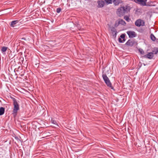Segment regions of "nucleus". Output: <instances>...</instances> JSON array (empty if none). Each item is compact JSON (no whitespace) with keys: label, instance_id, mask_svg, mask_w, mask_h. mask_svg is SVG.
<instances>
[{"label":"nucleus","instance_id":"9b49d317","mask_svg":"<svg viewBox=\"0 0 158 158\" xmlns=\"http://www.w3.org/2000/svg\"><path fill=\"white\" fill-rule=\"evenodd\" d=\"M154 55L152 52H149L148 54L143 56V57L145 58L152 59Z\"/></svg>","mask_w":158,"mask_h":158},{"label":"nucleus","instance_id":"4468645a","mask_svg":"<svg viewBox=\"0 0 158 158\" xmlns=\"http://www.w3.org/2000/svg\"><path fill=\"white\" fill-rule=\"evenodd\" d=\"M118 22V23H119V24H121L123 26H125L126 24L125 22L122 19H119Z\"/></svg>","mask_w":158,"mask_h":158},{"label":"nucleus","instance_id":"bb28decb","mask_svg":"<svg viewBox=\"0 0 158 158\" xmlns=\"http://www.w3.org/2000/svg\"><path fill=\"white\" fill-rule=\"evenodd\" d=\"M11 98L12 99L13 102V103L17 102L16 99L15 98L13 97H11Z\"/></svg>","mask_w":158,"mask_h":158},{"label":"nucleus","instance_id":"ddd939ff","mask_svg":"<svg viewBox=\"0 0 158 158\" xmlns=\"http://www.w3.org/2000/svg\"><path fill=\"white\" fill-rule=\"evenodd\" d=\"M124 8V11L125 14L127 13L128 12L130 11V9L129 7L127 6H122Z\"/></svg>","mask_w":158,"mask_h":158},{"label":"nucleus","instance_id":"39448f33","mask_svg":"<svg viewBox=\"0 0 158 158\" xmlns=\"http://www.w3.org/2000/svg\"><path fill=\"white\" fill-rule=\"evenodd\" d=\"M127 33L130 38H135L136 36V34L135 32L132 31H129L127 32Z\"/></svg>","mask_w":158,"mask_h":158},{"label":"nucleus","instance_id":"2eb2a0df","mask_svg":"<svg viewBox=\"0 0 158 158\" xmlns=\"http://www.w3.org/2000/svg\"><path fill=\"white\" fill-rule=\"evenodd\" d=\"M121 0H113L114 4L115 6H117L120 3Z\"/></svg>","mask_w":158,"mask_h":158},{"label":"nucleus","instance_id":"c756f323","mask_svg":"<svg viewBox=\"0 0 158 158\" xmlns=\"http://www.w3.org/2000/svg\"><path fill=\"white\" fill-rule=\"evenodd\" d=\"M78 2H81V0H77Z\"/></svg>","mask_w":158,"mask_h":158},{"label":"nucleus","instance_id":"9d476101","mask_svg":"<svg viewBox=\"0 0 158 158\" xmlns=\"http://www.w3.org/2000/svg\"><path fill=\"white\" fill-rule=\"evenodd\" d=\"M97 3L98 4L97 7L98 8H102L105 4L104 2L102 0H98L97 1Z\"/></svg>","mask_w":158,"mask_h":158},{"label":"nucleus","instance_id":"f03ea898","mask_svg":"<svg viewBox=\"0 0 158 158\" xmlns=\"http://www.w3.org/2000/svg\"><path fill=\"white\" fill-rule=\"evenodd\" d=\"M135 24L137 27H140L141 26H144L145 22L144 20L141 19H139L135 21Z\"/></svg>","mask_w":158,"mask_h":158},{"label":"nucleus","instance_id":"f8f14e48","mask_svg":"<svg viewBox=\"0 0 158 158\" xmlns=\"http://www.w3.org/2000/svg\"><path fill=\"white\" fill-rule=\"evenodd\" d=\"M19 21L18 20L12 21L10 23V26L12 27H15V25Z\"/></svg>","mask_w":158,"mask_h":158},{"label":"nucleus","instance_id":"f257e3e1","mask_svg":"<svg viewBox=\"0 0 158 158\" xmlns=\"http://www.w3.org/2000/svg\"><path fill=\"white\" fill-rule=\"evenodd\" d=\"M102 77L106 85L108 87L114 90V87L112 86V84L110 80L106 74H103L102 75Z\"/></svg>","mask_w":158,"mask_h":158},{"label":"nucleus","instance_id":"7c9ffc66","mask_svg":"<svg viewBox=\"0 0 158 158\" xmlns=\"http://www.w3.org/2000/svg\"><path fill=\"white\" fill-rule=\"evenodd\" d=\"M85 1H89V0H84Z\"/></svg>","mask_w":158,"mask_h":158},{"label":"nucleus","instance_id":"f3484780","mask_svg":"<svg viewBox=\"0 0 158 158\" xmlns=\"http://www.w3.org/2000/svg\"><path fill=\"white\" fill-rule=\"evenodd\" d=\"M151 39L153 41H156V38L154 35L153 34H151L150 35Z\"/></svg>","mask_w":158,"mask_h":158},{"label":"nucleus","instance_id":"a878e982","mask_svg":"<svg viewBox=\"0 0 158 158\" xmlns=\"http://www.w3.org/2000/svg\"><path fill=\"white\" fill-rule=\"evenodd\" d=\"M119 23H118V21L117 22L116 21L114 24V27H116L119 25Z\"/></svg>","mask_w":158,"mask_h":158},{"label":"nucleus","instance_id":"6ab92c4d","mask_svg":"<svg viewBox=\"0 0 158 158\" xmlns=\"http://www.w3.org/2000/svg\"><path fill=\"white\" fill-rule=\"evenodd\" d=\"M107 5L112 4L113 0H104Z\"/></svg>","mask_w":158,"mask_h":158},{"label":"nucleus","instance_id":"20e7f679","mask_svg":"<svg viewBox=\"0 0 158 158\" xmlns=\"http://www.w3.org/2000/svg\"><path fill=\"white\" fill-rule=\"evenodd\" d=\"M14 108L13 110V114H16L18 110L19 109V105L17 102L13 103Z\"/></svg>","mask_w":158,"mask_h":158},{"label":"nucleus","instance_id":"0eeeda50","mask_svg":"<svg viewBox=\"0 0 158 158\" xmlns=\"http://www.w3.org/2000/svg\"><path fill=\"white\" fill-rule=\"evenodd\" d=\"M134 1L135 3L142 6H145L146 5V2L147 0H134Z\"/></svg>","mask_w":158,"mask_h":158},{"label":"nucleus","instance_id":"4be33fe9","mask_svg":"<svg viewBox=\"0 0 158 158\" xmlns=\"http://www.w3.org/2000/svg\"><path fill=\"white\" fill-rule=\"evenodd\" d=\"M51 122H52V123L54 124H55L57 126L58 125L57 122L55 120H53V119H52L51 120Z\"/></svg>","mask_w":158,"mask_h":158},{"label":"nucleus","instance_id":"5701e85b","mask_svg":"<svg viewBox=\"0 0 158 158\" xmlns=\"http://www.w3.org/2000/svg\"><path fill=\"white\" fill-rule=\"evenodd\" d=\"M139 53L143 55V54H144V51H143V49H142L141 48H140L139 49Z\"/></svg>","mask_w":158,"mask_h":158},{"label":"nucleus","instance_id":"c85d7f7f","mask_svg":"<svg viewBox=\"0 0 158 158\" xmlns=\"http://www.w3.org/2000/svg\"><path fill=\"white\" fill-rule=\"evenodd\" d=\"M156 42L157 43H158V39H156Z\"/></svg>","mask_w":158,"mask_h":158},{"label":"nucleus","instance_id":"412c9836","mask_svg":"<svg viewBox=\"0 0 158 158\" xmlns=\"http://www.w3.org/2000/svg\"><path fill=\"white\" fill-rule=\"evenodd\" d=\"M7 48L6 47H2L1 49V51L2 52H5L6 51Z\"/></svg>","mask_w":158,"mask_h":158},{"label":"nucleus","instance_id":"393cba45","mask_svg":"<svg viewBox=\"0 0 158 158\" xmlns=\"http://www.w3.org/2000/svg\"><path fill=\"white\" fill-rule=\"evenodd\" d=\"M145 6H153L152 5V4H151V3H149L148 2V3H147L146 4V5H145Z\"/></svg>","mask_w":158,"mask_h":158},{"label":"nucleus","instance_id":"a211bd4d","mask_svg":"<svg viewBox=\"0 0 158 158\" xmlns=\"http://www.w3.org/2000/svg\"><path fill=\"white\" fill-rule=\"evenodd\" d=\"M153 53V54H156L158 53V48L155 47L154 48L153 50L152 51V52Z\"/></svg>","mask_w":158,"mask_h":158},{"label":"nucleus","instance_id":"b1692460","mask_svg":"<svg viewBox=\"0 0 158 158\" xmlns=\"http://www.w3.org/2000/svg\"><path fill=\"white\" fill-rule=\"evenodd\" d=\"M61 10V9L60 7H58L56 9V12L57 13H59Z\"/></svg>","mask_w":158,"mask_h":158},{"label":"nucleus","instance_id":"2f4dec72","mask_svg":"<svg viewBox=\"0 0 158 158\" xmlns=\"http://www.w3.org/2000/svg\"><path fill=\"white\" fill-rule=\"evenodd\" d=\"M156 9H157V10H158V8H156Z\"/></svg>","mask_w":158,"mask_h":158},{"label":"nucleus","instance_id":"1a4fd4ad","mask_svg":"<svg viewBox=\"0 0 158 158\" xmlns=\"http://www.w3.org/2000/svg\"><path fill=\"white\" fill-rule=\"evenodd\" d=\"M135 43L134 40H131L129 39L127 42L125 44L126 45L131 47L135 45Z\"/></svg>","mask_w":158,"mask_h":158},{"label":"nucleus","instance_id":"7ed1b4c3","mask_svg":"<svg viewBox=\"0 0 158 158\" xmlns=\"http://www.w3.org/2000/svg\"><path fill=\"white\" fill-rule=\"evenodd\" d=\"M123 9L124 8H123V7L122 6L120 8H119L117 9V13L118 16L120 17H121L124 15L125 13L124 12V11H123L124 10Z\"/></svg>","mask_w":158,"mask_h":158},{"label":"nucleus","instance_id":"6e6552de","mask_svg":"<svg viewBox=\"0 0 158 158\" xmlns=\"http://www.w3.org/2000/svg\"><path fill=\"white\" fill-rule=\"evenodd\" d=\"M125 36V34H122L120 35V38H119L118 39V41L120 43H123L126 41Z\"/></svg>","mask_w":158,"mask_h":158},{"label":"nucleus","instance_id":"aec40b11","mask_svg":"<svg viewBox=\"0 0 158 158\" xmlns=\"http://www.w3.org/2000/svg\"><path fill=\"white\" fill-rule=\"evenodd\" d=\"M124 19L127 22H129L130 20L129 17L127 15H125L124 16Z\"/></svg>","mask_w":158,"mask_h":158},{"label":"nucleus","instance_id":"423d86ee","mask_svg":"<svg viewBox=\"0 0 158 158\" xmlns=\"http://www.w3.org/2000/svg\"><path fill=\"white\" fill-rule=\"evenodd\" d=\"M109 28H110L111 31L112 32L113 36L115 38L117 35V32L114 27H111L110 25L109 26Z\"/></svg>","mask_w":158,"mask_h":158},{"label":"nucleus","instance_id":"cd10ccee","mask_svg":"<svg viewBox=\"0 0 158 158\" xmlns=\"http://www.w3.org/2000/svg\"><path fill=\"white\" fill-rule=\"evenodd\" d=\"M21 39L23 40H26V38H24V37H23V38H21Z\"/></svg>","mask_w":158,"mask_h":158},{"label":"nucleus","instance_id":"dca6fc26","mask_svg":"<svg viewBox=\"0 0 158 158\" xmlns=\"http://www.w3.org/2000/svg\"><path fill=\"white\" fill-rule=\"evenodd\" d=\"M5 109L4 107H0V116L4 114L5 112Z\"/></svg>","mask_w":158,"mask_h":158}]
</instances>
